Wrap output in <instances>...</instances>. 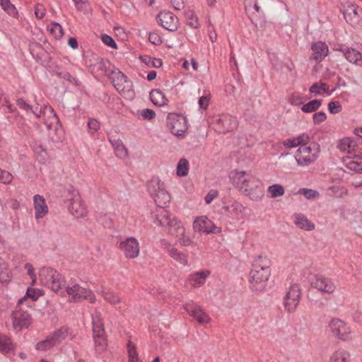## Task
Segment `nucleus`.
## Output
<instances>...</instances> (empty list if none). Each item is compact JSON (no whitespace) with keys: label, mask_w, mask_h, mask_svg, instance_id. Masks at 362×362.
Listing matches in <instances>:
<instances>
[{"label":"nucleus","mask_w":362,"mask_h":362,"mask_svg":"<svg viewBox=\"0 0 362 362\" xmlns=\"http://www.w3.org/2000/svg\"><path fill=\"white\" fill-rule=\"evenodd\" d=\"M328 109L331 114H337L341 112V105L339 101H332L328 104Z\"/></svg>","instance_id":"nucleus-57"},{"label":"nucleus","mask_w":362,"mask_h":362,"mask_svg":"<svg viewBox=\"0 0 362 362\" xmlns=\"http://www.w3.org/2000/svg\"><path fill=\"white\" fill-rule=\"evenodd\" d=\"M322 105V100L315 99L301 107V110L305 113H310L316 111Z\"/></svg>","instance_id":"nucleus-39"},{"label":"nucleus","mask_w":362,"mask_h":362,"mask_svg":"<svg viewBox=\"0 0 362 362\" xmlns=\"http://www.w3.org/2000/svg\"><path fill=\"white\" fill-rule=\"evenodd\" d=\"M218 196V192L215 189L210 190L205 197L206 204H210Z\"/></svg>","instance_id":"nucleus-64"},{"label":"nucleus","mask_w":362,"mask_h":362,"mask_svg":"<svg viewBox=\"0 0 362 362\" xmlns=\"http://www.w3.org/2000/svg\"><path fill=\"white\" fill-rule=\"evenodd\" d=\"M168 255L172 259L180 264L183 266L188 264V255L178 250L175 247L174 248H170Z\"/></svg>","instance_id":"nucleus-33"},{"label":"nucleus","mask_w":362,"mask_h":362,"mask_svg":"<svg viewBox=\"0 0 362 362\" xmlns=\"http://www.w3.org/2000/svg\"><path fill=\"white\" fill-rule=\"evenodd\" d=\"M300 288L299 285L294 284L291 285L286 293L284 306L288 313L293 312L299 303L300 298Z\"/></svg>","instance_id":"nucleus-13"},{"label":"nucleus","mask_w":362,"mask_h":362,"mask_svg":"<svg viewBox=\"0 0 362 362\" xmlns=\"http://www.w3.org/2000/svg\"><path fill=\"white\" fill-rule=\"evenodd\" d=\"M158 23L165 29L174 32L178 28L177 17L170 11H160L157 16Z\"/></svg>","instance_id":"nucleus-15"},{"label":"nucleus","mask_w":362,"mask_h":362,"mask_svg":"<svg viewBox=\"0 0 362 362\" xmlns=\"http://www.w3.org/2000/svg\"><path fill=\"white\" fill-rule=\"evenodd\" d=\"M346 21L351 26L358 28L362 26V10L355 5H349L344 11Z\"/></svg>","instance_id":"nucleus-17"},{"label":"nucleus","mask_w":362,"mask_h":362,"mask_svg":"<svg viewBox=\"0 0 362 362\" xmlns=\"http://www.w3.org/2000/svg\"><path fill=\"white\" fill-rule=\"evenodd\" d=\"M13 180V175L8 171L0 168V182L4 184H9Z\"/></svg>","instance_id":"nucleus-56"},{"label":"nucleus","mask_w":362,"mask_h":362,"mask_svg":"<svg viewBox=\"0 0 362 362\" xmlns=\"http://www.w3.org/2000/svg\"><path fill=\"white\" fill-rule=\"evenodd\" d=\"M329 190L333 192V195L341 198L348 194V190L344 187H338V186H332L329 187Z\"/></svg>","instance_id":"nucleus-51"},{"label":"nucleus","mask_w":362,"mask_h":362,"mask_svg":"<svg viewBox=\"0 0 362 362\" xmlns=\"http://www.w3.org/2000/svg\"><path fill=\"white\" fill-rule=\"evenodd\" d=\"M16 348V345L12 342L9 337L0 332V352L14 354Z\"/></svg>","instance_id":"nucleus-27"},{"label":"nucleus","mask_w":362,"mask_h":362,"mask_svg":"<svg viewBox=\"0 0 362 362\" xmlns=\"http://www.w3.org/2000/svg\"><path fill=\"white\" fill-rule=\"evenodd\" d=\"M118 248L128 259L136 258L140 252L139 243L136 238L133 237L127 238L121 240Z\"/></svg>","instance_id":"nucleus-11"},{"label":"nucleus","mask_w":362,"mask_h":362,"mask_svg":"<svg viewBox=\"0 0 362 362\" xmlns=\"http://www.w3.org/2000/svg\"><path fill=\"white\" fill-rule=\"evenodd\" d=\"M167 127L173 134L184 136L187 130L186 118L175 113H169L167 117Z\"/></svg>","instance_id":"nucleus-9"},{"label":"nucleus","mask_w":362,"mask_h":362,"mask_svg":"<svg viewBox=\"0 0 362 362\" xmlns=\"http://www.w3.org/2000/svg\"><path fill=\"white\" fill-rule=\"evenodd\" d=\"M35 217L36 219L43 218L48 213V206H47L45 198L39 194L33 197Z\"/></svg>","instance_id":"nucleus-23"},{"label":"nucleus","mask_w":362,"mask_h":362,"mask_svg":"<svg viewBox=\"0 0 362 362\" xmlns=\"http://www.w3.org/2000/svg\"><path fill=\"white\" fill-rule=\"evenodd\" d=\"M0 5L10 16L13 17H16L18 16V11L16 8L10 2L9 0H0Z\"/></svg>","instance_id":"nucleus-42"},{"label":"nucleus","mask_w":362,"mask_h":362,"mask_svg":"<svg viewBox=\"0 0 362 362\" xmlns=\"http://www.w3.org/2000/svg\"><path fill=\"white\" fill-rule=\"evenodd\" d=\"M148 40L156 45H158L162 43L161 37L156 33H151L148 36Z\"/></svg>","instance_id":"nucleus-61"},{"label":"nucleus","mask_w":362,"mask_h":362,"mask_svg":"<svg viewBox=\"0 0 362 362\" xmlns=\"http://www.w3.org/2000/svg\"><path fill=\"white\" fill-rule=\"evenodd\" d=\"M49 31L57 39H60L64 35L62 27L58 23H53Z\"/></svg>","instance_id":"nucleus-50"},{"label":"nucleus","mask_w":362,"mask_h":362,"mask_svg":"<svg viewBox=\"0 0 362 362\" xmlns=\"http://www.w3.org/2000/svg\"><path fill=\"white\" fill-rule=\"evenodd\" d=\"M270 260L267 257L258 256L254 260L250 281L255 290L264 287V284L270 276Z\"/></svg>","instance_id":"nucleus-2"},{"label":"nucleus","mask_w":362,"mask_h":362,"mask_svg":"<svg viewBox=\"0 0 362 362\" xmlns=\"http://www.w3.org/2000/svg\"><path fill=\"white\" fill-rule=\"evenodd\" d=\"M150 100L157 106L165 105L168 103V99L165 94L158 89H153L149 93Z\"/></svg>","instance_id":"nucleus-30"},{"label":"nucleus","mask_w":362,"mask_h":362,"mask_svg":"<svg viewBox=\"0 0 362 362\" xmlns=\"http://www.w3.org/2000/svg\"><path fill=\"white\" fill-rule=\"evenodd\" d=\"M329 362H350V354L343 349H339L331 355Z\"/></svg>","instance_id":"nucleus-34"},{"label":"nucleus","mask_w":362,"mask_h":362,"mask_svg":"<svg viewBox=\"0 0 362 362\" xmlns=\"http://www.w3.org/2000/svg\"><path fill=\"white\" fill-rule=\"evenodd\" d=\"M140 59L146 64L148 66L150 67H155V68H159L162 66L163 62L160 59L158 58H154L151 57L149 56H140Z\"/></svg>","instance_id":"nucleus-41"},{"label":"nucleus","mask_w":362,"mask_h":362,"mask_svg":"<svg viewBox=\"0 0 362 362\" xmlns=\"http://www.w3.org/2000/svg\"><path fill=\"white\" fill-rule=\"evenodd\" d=\"M311 49L313 53L310 59H313L317 62H322L324 58L327 56L329 52L328 46L321 41L314 43Z\"/></svg>","instance_id":"nucleus-22"},{"label":"nucleus","mask_w":362,"mask_h":362,"mask_svg":"<svg viewBox=\"0 0 362 362\" xmlns=\"http://www.w3.org/2000/svg\"><path fill=\"white\" fill-rule=\"evenodd\" d=\"M65 337V332L62 329L54 332L49 338L38 342L35 348L40 351H45L51 349L57 343H59Z\"/></svg>","instance_id":"nucleus-20"},{"label":"nucleus","mask_w":362,"mask_h":362,"mask_svg":"<svg viewBox=\"0 0 362 362\" xmlns=\"http://www.w3.org/2000/svg\"><path fill=\"white\" fill-rule=\"evenodd\" d=\"M13 327L18 331L28 329L32 323V318L28 310L17 307L12 313Z\"/></svg>","instance_id":"nucleus-12"},{"label":"nucleus","mask_w":362,"mask_h":362,"mask_svg":"<svg viewBox=\"0 0 362 362\" xmlns=\"http://www.w3.org/2000/svg\"><path fill=\"white\" fill-rule=\"evenodd\" d=\"M39 276L41 283L46 286V284H51L50 279L52 278L59 276V272L49 267H43L40 271Z\"/></svg>","instance_id":"nucleus-28"},{"label":"nucleus","mask_w":362,"mask_h":362,"mask_svg":"<svg viewBox=\"0 0 362 362\" xmlns=\"http://www.w3.org/2000/svg\"><path fill=\"white\" fill-rule=\"evenodd\" d=\"M228 176L232 185L251 199L258 200L263 196L262 191L259 189L260 181L251 173L234 170Z\"/></svg>","instance_id":"nucleus-1"},{"label":"nucleus","mask_w":362,"mask_h":362,"mask_svg":"<svg viewBox=\"0 0 362 362\" xmlns=\"http://www.w3.org/2000/svg\"><path fill=\"white\" fill-rule=\"evenodd\" d=\"M98 293L103 299L112 305H116L122 302V298L118 293L109 290L103 289L98 291Z\"/></svg>","instance_id":"nucleus-29"},{"label":"nucleus","mask_w":362,"mask_h":362,"mask_svg":"<svg viewBox=\"0 0 362 362\" xmlns=\"http://www.w3.org/2000/svg\"><path fill=\"white\" fill-rule=\"evenodd\" d=\"M244 209L245 208L242 204L234 201L231 204L224 206L222 208V213L228 216L238 218L239 216L243 214Z\"/></svg>","instance_id":"nucleus-25"},{"label":"nucleus","mask_w":362,"mask_h":362,"mask_svg":"<svg viewBox=\"0 0 362 362\" xmlns=\"http://www.w3.org/2000/svg\"><path fill=\"white\" fill-rule=\"evenodd\" d=\"M299 193L303 194L308 199H313L320 196V194L317 191L306 188L300 189L299 190Z\"/></svg>","instance_id":"nucleus-52"},{"label":"nucleus","mask_w":362,"mask_h":362,"mask_svg":"<svg viewBox=\"0 0 362 362\" xmlns=\"http://www.w3.org/2000/svg\"><path fill=\"white\" fill-rule=\"evenodd\" d=\"M112 83L116 90L127 98H132L134 96V90L132 89V82L127 79V77L121 71L115 74L112 78Z\"/></svg>","instance_id":"nucleus-10"},{"label":"nucleus","mask_w":362,"mask_h":362,"mask_svg":"<svg viewBox=\"0 0 362 362\" xmlns=\"http://www.w3.org/2000/svg\"><path fill=\"white\" fill-rule=\"evenodd\" d=\"M177 241L182 247L189 246L192 243L191 238L189 236L185 235V233L184 235H180Z\"/></svg>","instance_id":"nucleus-60"},{"label":"nucleus","mask_w":362,"mask_h":362,"mask_svg":"<svg viewBox=\"0 0 362 362\" xmlns=\"http://www.w3.org/2000/svg\"><path fill=\"white\" fill-rule=\"evenodd\" d=\"M156 219L158 224L168 229V233L175 237H180L185 233V228L182 223L163 209H160L159 214H156Z\"/></svg>","instance_id":"nucleus-4"},{"label":"nucleus","mask_w":362,"mask_h":362,"mask_svg":"<svg viewBox=\"0 0 362 362\" xmlns=\"http://www.w3.org/2000/svg\"><path fill=\"white\" fill-rule=\"evenodd\" d=\"M69 210L76 218L85 217L88 214L86 204L78 195L70 199Z\"/></svg>","instance_id":"nucleus-21"},{"label":"nucleus","mask_w":362,"mask_h":362,"mask_svg":"<svg viewBox=\"0 0 362 362\" xmlns=\"http://www.w3.org/2000/svg\"><path fill=\"white\" fill-rule=\"evenodd\" d=\"M212 123L216 132L226 134L232 132L238 127V120L235 117L223 114L213 117Z\"/></svg>","instance_id":"nucleus-8"},{"label":"nucleus","mask_w":362,"mask_h":362,"mask_svg":"<svg viewBox=\"0 0 362 362\" xmlns=\"http://www.w3.org/2000/svg\"><path fill=\"white\" fill-rule=\"evenodd\" d=\"M309 90L311 93H314L315 95H320L322 92L329 93V87L326 83L322 82L315 83L310 86Z\"/></svg>","instance_id":"nucleus-44"},{"label":"nucleus","mask_w":362,"mask_h":362,"mask_svg":"<svg viewBox=\"0 0 362 362\" xmlns=\"http://www.w3.org/2000/svg\"><path fill=\"white\" fill-rule=\"evenodd\" d=\"M46 13L45 8L42 4H37L35 6V14L37 18H42Z\"/></svg>","instance_id":"nucleus-62"},{"label":"nucleus","mask_w":362,"mask_h":362,"mask_svg":"<svg viewBox=\"0 0 362 362\" xmlns=\"http://www.w3.org/2000/svg\"><path fill=\"white\" fill-rule=\"evenodd\" d=\"M92 324L95 348L98 352L101 353L106 349L107 344L104 325L100 315H96L93 318Z\"/></svg>","instance_id":"nucleus-6"},{"label":"nucleus","mask_w":362,"mask_h":362,"mask_svg":"<svg viewBox=\"0 0 362 362\" xmlns=\"http://www.w3.org/2000/svg\"><path fill=\"white\" fill-rule=\"evenodd\" d=\"M0 106H6L10 112H12L11 109V105L9 103L7 98L1 93L0 92Z\"/></svg>","instance_id":"nucleus-63"},{"label":"nucleus","mask_w":362,"mask_h":362,"mask_svg":"<svg viewBox=\"0 0 362 362\" xmlns=\"http://www.w3.org/2000/svg\"><path fill=\"white\" fill-rule=\"evenodd\" d=\"M34 115H36L37 117H45L46 115H48V117L52 119L50 122H48V121H45V123L48 127H50L54 122H58V117L57 116V114L54 111V109L51 106L48 105H44L43 107H41L40 110H37V107L35 108V110H31Z\"/></svg>","instance_id":"nucleus-24"},{"label":"nucleus","mask_w":362,"mask_h":362,"mask_svg":"<svg viewBox=\"0 0 362 362\" xmlns=\"http://www.w3.org/2000/svg\"><path fill=\"white\" fill-rule=\"evenodd\" d=\"M140 115L143 119L151 120L156 117V112L151 109L146 108L141 111Z\"/></svg>","instance_id":"nucleus-55"},{"label":"nucleus","mask_w":362,"mask_h":362,"mask_svg":"<svg viewBox=\"0 0 362 362\" xmlns=\"http://www.w3.org/2000/svg\"><path fill=\"white\" fill-rule=\"evenodd\" d=\"M67 294L71 297V301L88 300L90 303L95 301V296L92 291L81 286L78 284L71 283L65 286Z\"/></svg>","instance_id":"nucleus-7"},{"label":"nucleus","mask_w":362,"mask_h":362,"mask_svg":"<svg viewBox=\"0 0 362 362\" xmlns=\"http://www.w3.org/2000/svg\"><path fill=\"white\" fill-rule=\"evenodd\" d=\"M209 275V271H202L192 274L189 276V282L194 287L200 286L201 285L204 284L206 278Z\"/></svg>","instance_id":"nucleus-32"},{"label":"nucleus","mask_w":362,"mask_h":362,"mask_svg":"<svg viewBox=\"0 0 362 362\" xmlns=\"http://www.w3.org/2000/svg\"><path fill=\"white\" fill-rule=\"evenodd\" d=\"M346 167L356 173L362 171V158L360 156H355L352 158H347L344 160Z\"/></svg>","instance_id":"nucleus-35"},{"label":"nucleus","mask_w":362,"mask_h":362,"mask_svg":"<svg viewBox=\"0 0 362 362\" xmlns=\"http://www.w3.org/2000/svg\"><path fill=\"white\" fill-rule=\"evenodd\" d=\"M101 39H102V41L103 42V43L105 44L106 45H107L110 47L115 48V49H116L117 47L115 41L111 36H110L107 34H103L101 36Z\"/></svg>","instance_id":"nucleus-58"},{"label":"nucleus","mask_w":362,"mask_h":362,"mask_svg":"<svg viewBox=\"0 0 362 362\" xmlns=\"http://www.w3.org/2000/svg\"><path fill=\"white\" fill-rule=\"evenodd\" d=\"M185 309L199 324H207L210 322V317L199 305L194 303H188L185 305Z\"/></svg>","instance_id":"nucleus-18"},{"label":"nucleus","mask_w":362,"mask_h":362,"mask_svg":"<svg viewBox=\"0 0 362 362\" xmlns=\"http://www.w3.org/2000/svg\"><path fill=\"white\" fill-rule=\"evenodd\" d=\"M304 98L299 93H293L288 98V102L293 105H300L305 102Z\"/></svg>","instance_id":"nucleus-49"},{"label":"nucleus","mask_w":362,"mask_h":362,"mask_svg":"<svg viewBox=\"0 0 362 362\" xmlns=\"http://www.w3.org/2000/svg\"><path fill=\"white\" fill-rule=\"evenodd\" d=\"M148 191L153 199L158 209L157 214H159L160 209L165 207L170 202V196L166 191L164 184L158 177H153L147 183Z\"/></svg>","instance_id":"nucleus-3"},{"label":"nucleus","mask_w":362,"mask_h":362,"mask_svg":"<svg viewBox=\"0 0 362 362\" xmlns=\"http://www.w3.org/2000/svg\"><path fill=\"white\" fill-rule=\"evenodd\" d=\"M329 327L333 334L339 339L344 341L351 339V331L342 320L333 319L329 322Z\"/></svg>","instance_id":"nucleus-14"},{"label":"nucleus","mask_w":362,"mask_h":362,"mask_svg":"<svg viewBox=\"0 0 362 362\" xmlns=\"http://www.w3.org/2000/svg\"><path fill=\"white\" fill-rule=\"evenodd\" d=\"M311 285L313 288L327 293H332L336 288L334 282L330 279L320 275L315 276L311 281Z\"/></svg>","instance_id":"nucleus-19"},{"label":"nucleus","mask_w":362,"mask_h":362,"mask_svg":"<svg viewBox=\"0 0 362 362\" xmlns=\"http://www.w3.org/2000/svg\"><path fill=\"white\" fill-rule=\"evenodd\" d=\"M127 351L129 362L141 361L139 359V356L136 350V346L131 341H129L127 344Z\"/></svg>","instance_id":"nucleus-46"},{"label":"nucleus","mask_w":362,"mask_h":362,"mask_svg":"<svg viewBox=\"0 0 362 362\" xmlns=\"http://www.w3.org/2000/svg\"><path fill=\"white\" fill-rule=\"evenodd\" d=\"M295 224L300 229L305 230H312L315 228V225L310 222L305 215L302 214H296Z\"/></svg>","instance_id":"nucleus-31"},{"label":"nucleus","mask_w":362,"mask_h":362,"mask_svg":"<svg viewBox=\"0 0 362 362\" xmlns=\"http://www.w3.org/2000/svg\"><path fill=\"white\" fill-rule=\"evenodd\" d=\"M320 148L315 144L298 147L295 159L300 166H308L313 163L319 156Z\"/></svg>","instance_id":"nucleus-5"},{"label":"nucleus","mask_w":362,"mask_h":362,"mask_svg":"<svg viewBox=\"0 0 362 362\" xmlns=\"http://www.w3.org/2000/svg\"><path fill=\"white\" fill-rule=\"evenodd\" d=\"M11 276L9 269L5 263L0 262V282H7L11 280Z\"/></svg>","instance_id":"nucleus-45"},{"label":"nucleus","mask_w":362,"mask_h":362,"mask_svg":"<svg viewBox=\"0 0 362 362\" xmlns=\"http://www.w3.org/2000/svg\"><path fill=\"white\" fill-rule=\"evenodd\" d=\"M297 146L300 147L301 146H308L310 140V136L308 134H302L295 137Z\"/></svg>","instance_id":"nucleus-54"},{"label":"nucleus","mask_w":362,"mask_h":362,"mask_svg":"<svg viewBox=\"0 0 362 362\" xmlns=\"http://www.w3.org/2000/svg\"><path fill=\"white\" fill-rule=\"evenodd\" d=\"M56 75L75 86L78 85V80L66 71H57Z\"/></svg>","instance_id":"nucleus-48"},{"label":"nucleus","mask_w":362,"mask_h":362,"mask_svg":"<svg viewBox=\"0 0 362 362\" xmlns=\"http://www.w3.org/2000/svg\"><path fill=\"white\" fill-rule=\"evenodd\" d=\"M42 295V291L39 289L28 288L26 291V295L18 300V305L23 304L27 298H30L33 301H35Z\"/></svg>","instance_id":"nucleus-38"},{"label":"nucleus","mask_w":362,"mask_h":362,"mask_svg":"<svg viewBox=\"0 0 362 362\" xmlns=\"http://www.w3.org/2000/svg\"><path fill=\"white\" fill-rule=\"evenodd\" d=\"M193 228L197 232L205 233H219L221 230L206 216L197 218L193 222Z\"/></svg>","instance_id":"nucleus-16"},{"label":"nucleus","mask_w":362,"mask_h":362,"mask_svg":"<svg viewBox=\"0 0 362 362\" xmlns=\"http://www.w3.org/2000/svg\"><path fill=\"white\" fill-rule=\"evenodd\" d=\"M338 147L342 152L351 153L355 150L356 143L351 138L346 137L340 140Z\"/></svg>","instance_id":"nucleus-37"},{"label":"nucleus","mask_w":362,"mask_h":362,"mask_svg":"<svg viewBox=\"0 0 362 362\" xmlns=\"http://www.w3.org/2000/svg\"><path fill=\"white\" fill-rule=\"evenodd\" d=\"M267 192L271 198H275L283 196L285 190L282 185L279 184H274L268 187Z\"/></svg>","instance_id":"nucleus-40"},{"label":"nucleus","mask_w":362,"mask_h":362,"mask_svg":"<svg viewBox=\"0 0 362 362\" xmlns=\"http://www.w3.org/2000/svg\"><path fill=\"white\" fill-rule=\"evenodd\" d=\"M189 171V162L186 158H181L177 166V174L179 176H186Z\"/></svg>","instance_id":"nucleus-43"},{"label":"nucleus","mask_w":362,"mask_h":362,"mask_svg":"<svg viewBox=\"0 0 362 362\" xmlns=\"http://www.w3.org/2000/svg\"><path fill=\"white\" fill-rule=\"evenodd\" d=\"M100 128V124L98 120L93 118L89 119L88 122V130L90 134H95Z\"/></svg>","instance_id":"nucleus-53"},{"label":"nucleus","mask_w":362,"mask_h":362,"mask_svg":"<svg viewBox=\"0 0 362 362\" xmlns=\"http://www.w3.org/2000/svg\"><path fill=\"white\" fill-rule=\"evenodd\" d=\"M51 284H46L45 286H47L49 288L52 290L53 291L57 293L62 291L65 288V280L64 277L59 273V276L52 278L50 279Z\"/></svg>","instance_id":"nucleus-36"},{"label":"nucleus","mask_w":362,"mask_h":362,"mask_svg":"<svg viewBox=\"0 0 362 362\" xmlns=\"http://www.w3.org/2000/svg\"><path fill=\"white\" fill-rule=\"evenodd\" d=\"M187 24L193 28H197L199 25L198 18L193 11H188L185 14Z\"/></svg>","instance_id":"nucleus-47"},{"label":"nucleus","mask_w":362,"mask_h":362,"mask_svg":"<svg viewBox=\"0 0 362 362\" xmlns=\"http://www.w3.org/2000/svg\"><path fill=\"white\" fill-rule=\"evenodd\" d=\"M345 58L352 64L362 66V54L354 48H346L340 49Z\"/></svg>","instance_id":"nucleus-26"},{"label":"nucleus","mask_w":362,"mask_h":362,"mask_svg":"<svg viewBox=\"0 0 362 362\" xmlns=\"http://www.w3.org/2000/svg\"><path fill=\"white\" fill-rule=\"evenodd\" d=\"M327 119V115L325 112H318L313 115V123L318 124Z\"/></svg>","instance_id":"nucleus-59"}]
</instances>
